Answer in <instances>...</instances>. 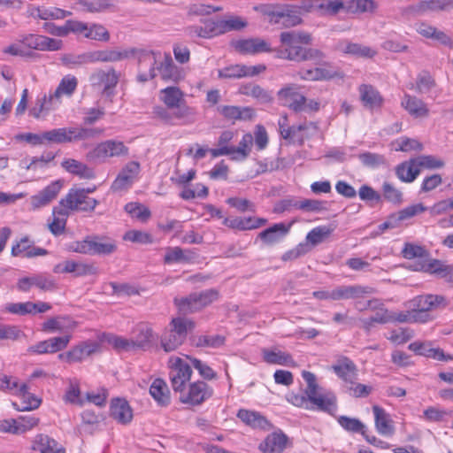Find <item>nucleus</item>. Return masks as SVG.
<instances>
[{"instance_id":"obj_1","label":"nucleus","mask_w":453,"mask_h":453,"mask_svg":"<svg viewBox=\"0 0 453 453\" xmlns=\"http://www.w3.org/2000/svg\"><path fill=\"white\" fill-rule=\"evenodd\" d=\"M157 72L162 80L179 82L184 80L186 73L182 67L176 65L170 53L144 51L139 57V74L137 79L141 82L152 80Z\"/></svg>"},{"instance_id":"obj_2","label":"nucleus","mask_w":453,"mask_h":453,"mask_svg":"<svg viewBox=\"0 0 453 453\" xmlns=\"http://www.w3.org/2000/svg\"><path fill=\"white\" fill-rule=\"evenodd\" d=\"M302 377L307 383L304 395L290 393L287 395V400L295 406L312 409L309 404L316 406L318 410L333 414L337 410L336 396L330 391L322 390L316 382L314 373L303 371Z\"/></svg>"},{"instance_id":"obj_3","label":"nucleus","mask_w":453,"mask_h":453,"mask_svg":"<svg viewBox=\"0 0 453 453\" xmlns=\"http://www.w3.org/2000/svg\"><path fill=\"white\" fill-rule=\"evenodd\" d=\"M280 46L274 50L276 57L294 62H303L305 48L312 43L311 35L303 31H287L280 35Z\"/></svg>"},{"instance_id":"obj_4","label":"nucleus","mask_w":453,"mask_h":453,"mask_svg":"<svg viewBox=\"0 0 453 453\" xmlns=\"http://www.w3.org/2000/svg\"><path fill=\"white\" fill-rule=\"evenodd\" d=\"M194 328V323L184 318L173 319L169 326L160 337L161 348L165 352L177 349L186 340L188 332Z\"/></svg>"},{"instance_id":"obj_5","label":"nucleus","mask_w":453,"mask_h":453,"mask_svg":"<svg viewBox=\"0 0 453 453\" xmlns=\"http://www.w3.org/2000/svg\"><path fill=\"white\" fill-rule=\"evenodd\" d=\"M278 127L282 139L300 146L318 132V126L312 121H304L299 125L289 127L287 115H282L279 119Z\"/></svg>"},{"instance_id":"obj_6","label":"nucleus","mask_w":453,"mask_h":453,"mask_svg":"<svg viewBox=\"0 0 453 453\" xmlns=\"http://www.w3.org/2000/svg\"><path fill=\"white\" fill-rule=\"evenodd\" d=\"M0 389L19 395L23 399L21 406L17 403H13V406L18 411L35 410L41 404V400L28 392L27 385L19 383V380L15 377L7 375L0 377Z\"/></svg>"},{"instance_id":"obj_7","label":"nucleus","mask_w":453,"mask_h":453,"mask_svg":"<svg viewBox=\"0 0 453 453\" xmlns=\"http://www.w3.org/2000/svg\"><path fill=\"white\" fill-rule=\"evenodd\" d=\"M128 153L129 149L123 142L111 139L97 143L87 153L86 158L89 162L104 163L111 157H126Z\"/></svg>"},{"instance_id":"obj_8","label":"nucleus","mask_w":453,"mask_h":453,"mask_svg":"<svg viewBox=\"0 0 453 453\" xmlns=\"http://www.w3.org/2000/svg\"><path fill=\"white\" fill-rule=\"evenodd\" d=\"M117 249L114 242L94 236L86 237L69 244L68 250L88 255H109Z\"/></svg>"},{"instance_id":"obj_9","label":"nucleus","mask_w":453,"mask_h":453,"mask_svg":"<svg viewBox=\"0 0 453 453\" xmlns=\"http://www.w3.org/2000/svg\"><path fill=\"white\" fill-rule=\"evenodd\" d=\"M119 73L114 68L96 69L89 76V82L93 88L99 90L104 96L112 98L115 88L119 83Z\"/></svg>"},{"instance_id":"obj_10","label":"nucleus","mask_w":453,"mask_h":453,"mask_svg":"<svg viewBox=\"0 0 453 453\" xmlns=\"http://www.w3.org/2000/svg\"><path fill=\"white\" fill-rule=\"evenodd\" d=\"M219 292L216 289H206L199 293H192L188 296L175 299V304L184 313L198 311L210 305L219 298Z\"/></svg>"},{"instance_id":"obj_11","label":"nucleus","mask_w":453,"mask_h":453,"mask_svg":"<svg viewBox=\"0 0 453 453\" xmlns=\"http://www.w3.org/2000/svg\"><path fill=\"white\" fill-rule=\"evenodd\" d=\"M168 367L172 388L175 393H178L190 380L192 369L188 363L179 357H171Z\"/></svg>"},{"instance_id":"obj_12","label":"nucleus","mask_w":453,"mask_h":453,"mask_svg":"<svg viewBox=\"0 0 453 453\" xmlns=\"http://www.w3.org/2000/svg\"><path fill=\"white\" fill-rule=\"evenodd\" d=\"M179 399L181 403L198 405L209 399L212 394V388L204 381L198 380L186 385L180 392Z\"/></svg>"},{"instance_id":"obj_13","label":"nucleus","mask_w":453,"mask_h":453,"mask_svg":"<svg viewBox=\"0 0 453 453\" xmlns=\"http://www.w3.org/2000/svg\"><path fill=\"white\" fill-rule=\"evenodd\" d=\"M97 200L86 196L85 188L82 189H70L65 198L61 199L59 205L71 211H93L97 205Z\"/></svg>"},{"instance_id":"obj_14","label":"nucleus","mask_w":453,"mask_h":453,"mask_svg":"<svg viewBox=\"0 0 453 453\" xmlns=\"http://www.w3.org/2000/svg\"><path fill=\"white\" fill-rule=\"evenodd\" d=\"M33 287L42 291H52L57 288V284L54 279L46 273H35L23 277L17 282L18 289L22 292H28Z\"/></svg>"},{"instance_id":"obj_15","label":"nucleus","mask_w":453,"mask_h":453,"mask_svg":"<svg viewBox=\"0 0 453 453\" xmlns=\"http://www.w3.org/2000/svg\"><path fill=\"white\" fill-rule=\"evenodd\" d=\"M230 44L235 51L242 55H257L273 51L270 43L259 37L233 40Z\"/></svg>"},{"instance_id":"obj_16","label":"nucleus","mask_w":453,"mask_h":453,"mask_svg":"<svg viewBox=\"0 0 453 453\" xmlns=\"http://www.w3.org/2000/svg\"><path fill=\"white\" fill-rule=\"evenodd\" d=\"M140 171L141 166L138 162H128L113 180L111 187V190L119 192L128 189L137 180Z\"/></svg>"},{"instance_id":"obj_17","label":"nucleus","mask_w":453,"mask_h":453,"mask_svg":"<svg viewBox=\"0 0 453 453\" xmlns=\"http://www.w3.org/2000/svg\"><path fill=\"white\" fill-rule=\"evenodd\" d=\"M303 4L301 6L284 5L273 10L270 15L275 23H280L285 27H294L301 23V14Z\"/></svg>"},{"instance_id":"obj_18","label":"nucleus","mask_w":453,"mask_h":453,"mask_svg":"<svg viewBox=\"0 0 453 453\" xmlns=\"http://www.w3.org/2000/svg\"><path fill=\"white\" fill-rule=\"evenodd\" d=\"M23 47L36 50H58L62 48V41L39 35H27L20 36Z\"/></svg>"},{"instance_id":"obj_19","label":"nucleus","mask_w":453,"mask_h":453,"mask_svg":"<svg viewBox=\"0 0 453 453\" xmlns=\"http://www.w3.org/2000/svg\"><path fill=\"white\" fill-rule=\"evenodd\" d=\"M70 340V335L51 337L31 345L28 347L27 351L37 355L57 353L65 349L69 344Z\"/></svg>"},{"instance_id":"obj_20","label":"nucleus","mask_w":453,"mask_h":453,"mask_svg":"<svg viewBox=\"0 0 453 453\" xmlns=\"http://www.w3.org/2000/svg\"><path fill=\"white\" fill-rule=\"evenodd\" d=\"M278 98L281 104L290 110L299 112L305 109V96L301 94L298 88L289 85L278 92Z\"/></svg>"},{"instance_id":"obj_21","label":"nucleus","mask_w":453,"mask_h":453,"mask_svg":"<svg viewBox=\"0 0 453 453\" xmlns=\"http://www.w3.org/2000/svg\"><path fill=\"white\" fill-rule=\"evenodd\" d=\"M448 302L443 296L422 295L418 296L409 302L410 309H419L422 311L431 312L432 311L446 307Z\"/></svg>"},{"instance_id":"obj_22","label":"nucleus","mask_w":453,"mask_h":453,"mask_svg":"<svg viewBox=\"0 0 453 453\" xmlns=\"http://www.w3.org/2000/svg\"><path fill=\"white\" fill-rule=\"evenodd\" d=\"M132 337L134 349H147L155 339V334L151 325L147 322H140L132 329Z\"/></svg>"},{"instance_id":"obj_23","label":"nucleus","mask_w":453,"mask_h":453,"mask_svg":"<svg viewBox=\"0 0 453 453\" xmlns=\"http://www.w3.org/2000/svg\"><path fill=\"white\" fill-rule=\"evenodd\" d=\"M359 98L365 108L374 111L380 109L384 98L380 91L371 84H361L358 87Z\"/></svg>"},{"instance_id":"obj_24","label":"nucleus","mask_w":453,"mask_h":453,"mask_svg":"<svg viewBox=\"0 0 453 453\" xmlns=\"http://www.w3.org/2000/svg\"><path fill=\"white\" fill-rule=\"evenodd\" d=\"M335 50L357 58H372L377 54L376 50L369 46L351 42L347 40L339 41L335 44Z\"/></svg>"},{"instance_id":"obj_25","label":"nucleus","mask_w":453,"mask_h":453,"mask_svg":"<svg viewBox=\"0 0 453 453\" xmlns=\"http://www.w3.org/2000/svg\"><path fill=\"white\" fill-rule=\"evenodd\" d=\"M266 219L253 216L226 218L223 221L225 226L239 231L257 229L260 226L266 225Z\"/></svg>"},{"instance_id":"obj_26","label":"nucleus","mask_w":453,"mask_h":453,"mask_svg":"<svg viewBox=\"0 0 453 453\" xmlns=\"http://www.w3.org/2000/svg\"><path fill=\"white\" fill-rule=\"evenodd\" d=\"M55 273H73L76 277L94 274L96 268L89 264L75 262L73 260H66L57 264L53 267Z\"/></svg>"},{"instance_id":"obj_27","label":"nucleus","mask_w":453,"mask_h":453,"mask_svg":"<svg viewBox=\"0 0 453 453\" xmlns=\"http://www.w3.org/2000/svg\"><path fill=\"white\" fill-rule=\"evenodd\" d=\"M63 187V182L61 180L52 181L50 185L44 188L38 194L33 196L31 197V205L34 209H38L43 206H46L50 203H51L58 195L59 194L61 188Z\"/></svg>"},{"instance_id":"obj_28","label":"nucleus","mask_w":453,"mask_h":453,"mask_svg":"<svg viewBox=\"0 0 453 453\" xmlns=\"http://www.w3.org/2000/svg\"><path fill=\"white\" fill-rule=\"evenodd\" d=\"M344 7L340 0H307L303 2L304 12H320L321 15H335Z\"/></svg>"},{"instance_id":"obj_29","label":"nucleus","mask_w":453,"mask_h":453,"mask_svg":"<svg viewBox=\"0 0 453 453\" xmlns=\"http://www.w3.org/2000/svg\"><path fill=\"white\" fill-rule=\"evenodd\" d=\"M300 79L305 81H323L332 80L334 78H342L341 72L331 66L326 65L325 66L316 67L313 69L301 70L298 73Z\"/></svg>"},{"instance_id":"obj_30","label":"nucleus","mask_w":453,"mask_h":453,"mask_svg":"<svg viewBox=\"0 0 453 453\" xmlns=\"http://www.w3.org/2000/svg\"><path fill=\"white\" fill-rule=\"evenodd\" d=\"M334 301L347 300V299H358L365 295L372 294L373 288L360 285H342L334 288Z\"/></svg>"},{"instance_id":"obj_31","label":"nucleus","mask_w":453,"mask_h":453,"mask_svg":"<svg viewBox=\"0 0 453 453\" xmlns=\"http://www.w3.org/2000/svg\"><path fill=\"white\" fill-rule=\"evenodd\" d=\"M197 258V254L188 249L180 247H168L165 249L164 256V263L170 265L177 264H192Z\"/></svg>"},{"instance_id":"obj_32","label":"nucleus","mask_w":453,"mask_h":453,"mask_svg":"<svg viewBox=\"0 0 453 453\" xmlns=\"http://www.w3.org/2000/svg\"><path fill=\"white\" fill-rule=\"evenodd\" d=\"M421 270L453 284V265H448L438 259H431L422 265Z\"/></svg>"},{"instance_id":"obj_33","label":"nucleus","mask_w":453,"mask_h":453,"mask_svg":"<svg viewBox=\"0 0 453 453\" xmlns=\"http://www.w3.org/2000/svg\"><path fill=\"white\" fill-rule=\"evenodd\" d=\"M401 106L414 118H426L429 115V109L426 103L407 93H404L402 97Z\"/></svg>"},{"instance_id":"obj_34","label":"nucleus","mask_w":453,"mask_h":453,"mask_svg":"<svg viewBox=\"0 0 453 453\" xmlns=\"http://www.w3.org/2000/svg\"><path fill=\"white\" fill-rule=\"evenodd\" d=\"M333 371L342 379L345 384V388L349 384H355L357 380V370L356 365L349 358L338 361L332 366Z\"/></svg>"},{"instance_id":"obj_35","label":"nucleus","mask_w":453,"mask_h":453,"mask_svg":"<svg viewBox=\"0 0 453 453\" xmlns=\"http://www.w3.org/2000/svg\"><path fill=\"white\" fill-rule=\"evenodd\" d=\"M111 416L122 425H127L133 419V410L125 399L117 398L111 401Z\"/></svg>"},{"instance_id":"obj_36","label":"nucleus","mask_w":453,"mask_h":453,"mask_svg":"<svg viewBox=\"0 0 453 453\" xmlns=\"http://www.w3.org/2000/svg\"><path fill=\"white\" fill-rule=\"evenodd\" d=\"M91 64L97 62H116L125 58H127L131 54L134 53V50H96L89 51Z\"/></svg>"},{"instance_id":"obj_37","label":"nucleus","mask_w":453,"mask_h":453,"mask_svg":"<svg viewBox=\"0 0 453 453\" xmlns=\"http://www.w3.org/2000/svg\"><path fill=\"white\" fill-rule=\"evenodd\" d=\"M159 99L169 110L178 107L186 102L184 92L176 86H169L161 89L159 91Z\"/></svg>"},{"instance_id":"obj_38","label":"nucleus","mask_w":453,"mask_h":453,"mask_svg":"<svg viewBox=\"0 0 453 453\" xmlns=\"http://www.w3.org/2000/svg\"><path fill=\"white\" fill-rule=\"evenodd\" d=\"M29 13L35 18L43 20L48 19H62L71 16L72 12L58 7L33 6L29 8Z\"/></svg>"},{"instance_id":"obj_39","label":"nucleus","mask_w":453,"mask_h":453,"mask_svg":"<svg viewBox=\"0 0 453 453\" xmlns=\"http://www.w3.org/2000/svg\"><path fill=\"white\" fill-rule=\"evenodd\" d=\"M99 349V343L95 341H85L73 346L69 350V357L73 363H79L94 354Z\"/></svg>"},{"instance_id":"obj_40","label":"nucleus","mask_w":453,"mask_h":453,"mask_svg":"<svg viewBox=\"0 0 453 453\" xmlns=\"http://www.w3.org/2000/svg\"><path fill=\"white\" fill-rule=\"evenodd\" d=\"M237 417L246 425L264 430H268L271 425L267 418L260 412L242 409L238 411Z\"/></svg>"},{"instance_id":"obj_41","label":"nucleus","mask_w":453,"mask_h":453,"mask_svg":"<svg viewBox=\"0 0 453 453\" xmlns=\"http://www.w3.org/2000/svg\"><path fill=\"white\" fill-rule=\"evenodd\" d=\"M103 129L82 127H65L66 142L93 139L102 134Z\"/></svg>"},{"instance_id":"obj_42","label":"nucleus","mask_w":453,"mask_h":453,"mask_svg":"<svg viewBox=\"0 0 453 453\" xmlns=\"http://www.w3.org/2000/svg\"><path fill=\"white\" fill-rule=\"evenodd\" d=\"M372 411L375 419V427L377 432L384 436H391L394 434V426L389 415L380 406L374 405Z\"/></svg>"},{"instance_id":"obj_43","label":"nucleus","mask_w":453,"mask_h":453,"mask_svg":"<svg viewBox=\"0 0 453 453\" xmlns=\"http://www.w3.org/2000/svg\"><path fill=\"white\" fill-rule=\"evenodd\" d=\"M288 438L283 433H273L260 444L264 453H281L286 448Z\"/></svg>"},{"instance_id":"obj_44","label":"nucleus","mask_w":453,"mask_h":453,"mask_svg":"<svg viewBox=\"0 0 453 453\" xmlns=\"http://www.w3.org/2000/svg\"><path fill=\"white\" fill-rule=\"evenodd\" d=\"M75 321L68 317H54L47 319L42 326V330L47 333L65 332L76 327Z\"/></svg>"},{"instance_id":"obj_45","label":"nucleus","mask_w":453,"mask_h":453,"mask_svg":"<svg viewBox=\"0 0 453 453\" xmlns=\"http://www.w3.org/2000/svg\"><path fill=\"white\" fill-rule=\"evenodd\" d=\"M288 233V227L284 223H277L260 232L258 238L266 245H273L280 242Z\"/></svg>"},{"instance_id":"obj_46","label":"nucleus","mask_w":453,"mask_h":453,"mask_svg":"<svg viewBox=\"0 0 453 453\" xmlns=\"http://www.w3.org/2000/svg\"><path fill=\"white\" fill-rule=\"evenodd\" d=\"M253 144V135L250 133L243 134L238 146L228 147L229 156L233 160L243 161L250 154L251 146Z\"/></svg>"},{"instance_id":"obj_47","label":"nucleus","mask_w":453,"mask_h":453,"mask_svg":"<svg viewBox=\"0 0 453 453\" xmlns=\"http://www.w3.org/2000/svg\"><path fill=\"white\" fill-rule=\"evenodd\" d=\"M78 86V80L75 76L68 74L65 75L59 82L54 93L50 94V100H55L59 104L62 96H71L76 90Z\"/></svg>"},{"instance_id":"obj_48","label":"nucleus","mask_w":453,"mask_h":453,"mask_svg":"<svg viewBox=\"0 0 453 453\" xmlns=\"http://www.w3.org/2000/svg\"><path fill=\"white\" fill-rule=\"evenodd\" d=\"M150 394L161 406H166L170 403V392L165 380L156 379L150 387Z\"/></svg>"},{"instance_id":"obj_49","label":"nucleus","mask_w":453,"mask_h":453,"mask_svg":"<svg viewBox=\"0 0 453 453\" xmlns=\"http://www.w3.org/2000/svg\"><path fill=\"white\" fill-rule=\"evenodd\" d=\"M33 449L41 453H65V449L59 447L54 439L45 434H39L35 437Z\"/></svg>"},{"instance_id":"obj_50","label":"nucleus","mask_w":453,"mask_h":453,"mask_svg":"<svg viewBox=\"0 0 453 453\" xmlns=\"http://www.w3.org/2000/svg\"><path fill=\"white\" fill-rule=\"evenodd\" d=\"M61 166L68 173L81 178L91 179L94 173L87 165L73 158H66L61 163Z\"/></svg>"},{"instance_id":"obj_51","label":"nucleus","mask_w":453,"mask_h":453,"mask_svg":"<svg viewBox=\"0 0 453 453\" xmlns=\"http://www.w3.org/2000/svg\"><path fill=\"white\" fill-rule=\"evenodd\" d=\"M453 9V0H426L418 3L413 6L417 12L448 11Z\"/></svg>"},{"instance_id":"obj_52","label":"nucleus","mask_w":453,"mask_h":453,"mask_svg":"<svg viewBox=\"0 0 453 453\" xmlns=\"http://www.w3.org/2000/svg\"><path fill=\"white\" fill-rule=\"evenodd\" d=\"M264 360L272 365H280L286 366H296V362L292 358L291 355L281 351V350H263Z\"/></svg>"},{"instance_id":"obj_53","label":"nucleus","mask_w":453,"mask_h":453,"mask_svg":"<svg viewBox=\"0 0 453 453\" xmlns=\"http://www.w3.org/2000/svg\"><path fill=\"white\" fill-rule=\"evenodd\" d=\"M68 211L61 206L54 207L52 211V221L49 223V229L54 235H59L64 233Z\"/></svg>"},{"instance_id":"obj_54","label":"nucleus","mask_w":453,"mask_h":453,"mask_svg":"<svg viewBox=\"0 0 453 453\" xmlns=\"http://www.w3.org/2000/svg\"><path fill=\"white\" fill-rule=\"evenodd\" d=\"M419 173L420 169L418 167L415 158L402 163L395 170L397 177L404 182H412Z\"/></svg>"},{"instance_id":"obj_55","label":"nucleus","mask_w":453,"mask_h":453,"mask_svg":"<svg viewBox=\"0 0 453 453\" xmlns=\"http://www.w3.org/2000/svg\"><path fill=\"white\" fill-rule=\"evenodd\" d=\"M172 115L173 121L178 120L181 125L193 124L196 119V108L189 106L184 102L180 106L173 109Z\"/></svg>"},{"instance_id":"obj_56","label":"nucleus","mask_w":453,"mask_h":453,"mask_svg":"<svg viewBox=\"0 0 453 453\" xmlns=\"http://www.w3.org/2000/svg\"><path fill=\"white\" fill-rule=\"evenodd\" d=\"M63 400L65 403L75 404L79 406H82L84 404L85 400L81 396L80 383L78 380H69V384L63 396Z\"/></svg>"},{"instance_id":"obj_57","label":"nucleus","mask_w":453,"mask_h":453,"mask_svg":"<svg viewBox=\"0 0 453 453\" xmlns=\"http://www.w3.org/2000/svg\"><path fill=\"white\" fill-rule=\"evenodd\" d=\"M104 340L117 351L135 350L131 338H126L119 335L106 334H104Z\"/></svg>"},{"instance_id":"obj_58","label":"nucleus","mask_w":453,"mask_h":453,"mask_svg":"<svg viewBox=\"0 0 453 453\" xmlns=\"http://www.w3.org/2000/svg\"><path fill=\"white\" fill-rule=\"evenodd\" d=\"M334 228L331 226H319L311 229L306 235L309 245L316 246L331 235Z\"/></svg>"},{"instance_id":"obj_59","label":"nucleus","mask_w":453,"mask_h":453,"mask_svg":"<svg viewBox=\"0 0 453 453\" xmlns=\"http://www.w3.org/2000/svg\"><path fill=\"white\" fill-rule=\"evenodd\" d=\"M58 105L55 100H50V95H44L42 98L37 99L35 106L30 110V115L35 119L45 116L50 111Z\"/></svg>"},{"instance_id":"obj_60","label":"nucleus","mask_w":453,"mask_h":453,"mask_svg":"<svg viewBox=\"0 0 453 453\" xmlns=\"http://www.w3.org/2000/svg\"><path fill=\"white\" fill-rule=\"evenodd\" d=\"M240 92L242 95L252 96L261 103H269L272 101V95L262 87L256 84H249L241 87Z\"/></svg>"},{"instance_id":"obj_61","label":"nucleus","mask_w":453,"mask_h":453,"mask_svg":"<svg viewBox=\"0 0 453 453\" xmlns=\"http://www.w3.org/2000/svg\"><path fill=\"white\" fill-rule=\"evenodd\" d=\"M62 64L67 68L73 69L84 65L91 64L90 53L86 52L80 55L65 54L60 58Z\"/></svg>"},{"instance_id":"obj_62","label":"nucleus","mask_w":453,"mask_h":453,"mask_svg":"<svg viewBox=\"0 0 453 453\" xmlns=\"http://www.w3.org/2000/svg\"><path fill=\"white\" fill-rule=\"evenodd\" d=\"M125 211L133 218H135L142 222L147 221L151 213L148 207L138 203H128L125 206Z\"/></svg>"},{"instance_id":"obj_63","label":"nucleus","mask_w":453,"mask_h":453,"mask_svg":"<svg viewBox=\"0 0 453 453\" xmlns=\"http://www.w3.org/2000/svg\"><path fill=\"white\" fill-rule=\"evenodd\" d=\"M338 423L342 428H344L348 432L360 433L362 435H365V426L357 418H349L347 416H340L338 418Z\"/></svg>"},{"instance_id":"obj_64","label":"nucleus","mask_w":453,"mask_h":453,"mask_svg":"<svg viewBox=\"0 0 453 453\" xmlns=\"http://www.w3.org/2000/svg\"><path fill=\"white\" fill-rule=\"evenodd\" d=\"M223 34L230 31H239L247 27V21L238 16H229L220 19Z\"/></svg>"}]
</instances>
